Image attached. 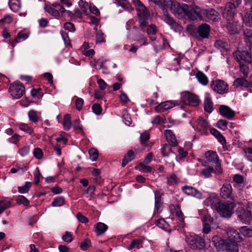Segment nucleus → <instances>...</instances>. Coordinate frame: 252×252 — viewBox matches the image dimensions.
Here are the masks:
<instances>
[{
    "label": "nucleus",
    "mask_w": 252,
    "mask_h": 252,
    "mask_svg": "<svg viewBox=\"0 0 252 252\" xmlns=\"http://www.w3.org/2000/svg\"><path fill=\"white\" fill-rule=\"evenodd\" d=\"M228 239H223L217 236L213 237V243L217 249L226 251V252H238L237 242H241L243 238L240 233L232 228H228L226 230Z\"/></svg>",
    "instance_id": "f257e3e1"
},
{
    "label": "nucleus",
    "mask_w": 252,
    "mask_h": 252,
    "mask_svg": "<svg viewBox=\"0 0 252 252\" xmlns=\"http://www.w3.org/2000/svg\"><path fill=\"white\" fill-rule=\"evenodd\" d=\"M213 104L211 99L209 97L206 98L204 103L205 111L209 113H211L213 110Z\"/></svg>",
    "instance_id": "cd10ccee"
},
{
    "label": "nucleus",
    "mask_w": 252,
    "mask_h": 252,
    "mask_svg": "<svg viewBox=\"0 0 252 252\" xmlns=\"http://www.w3.org/2000/svg\"><path fill=\"white\" fill-rule=\"evenodd\" d=\"M197 125L198 126L207 129L208 127L207 122L202 117H199L197 120Z\"/></svg>",
    "instance_id": "09e8293b"
},
{
    "label": "nucleus",
    "mask_w": 252,
    "mask_h": 252,
    "mask_svg": "<svg viewBox=\"0 0 252 252\" xmlns=\"http://www.w3.org/2000/svg\"><path fill=\"white\" fill-rule=\"evenodd\" d=\"M227 28L230 34H235L237 32V28L230 23L227 24Z\"/></svg>",
    "instance_id": "0e129e2a"
},
{
    "label": "nucleus",
    "mask_w": 252,
    "mask_h": 252,
    "mask_svg": "<svg viewBox=\"0 0 252 252\" xmlns=\"http://www.w3.org/2000/svg\"><path fill=\"white\" fill-rule=\"evenodd\" d=\"M9 6L12 11L16 12L20 8V2L19 0H10Z\"/></svg>",
    "instance_id": "c756f323"
},
{
    "label": "nucleus",
    "mask_w": 252,
    "mask_h": 252,
    "mask_svg": "<svg viewBox=\"0 0 252 252\" xmlns=\"http://www.w3.org/2000/svg\"><path fill=\"white\" fill-rule=\"evenodd\" d=\"M45 9L49 13L54 16L57 17L59 16V10L53 7L46 6L45 7Z\"/></svg>",
    "instance_id": "de8ad7c7"
},
{
    "label": "nucleus",
    "mask_w": 252,
    "mask_h": 252,
    "mask_svg": "<svg viewBox=\"0 0 252 252\" xmlns=\"http://www.w3.org/2000/svg\"><path fill=\"white\" fill-rule=\"evenodd\" d=\"M71 117L68 114H65L63 118V126L64 129L65 130H69L71 126Z\"/></svg>",
    "instance_id": "7c9ffc66"
},
{
    "label": "nucleus",
    "mask_w": 252,
    "mask_h": 252,
    "mask_svg": "<svg viewBox=\"0 0 252 252\" xmlns=\"http://www.w3.org/2000/svg\"><path fill=\"white\" fill-rule=\"evenodd\" d=\"M181 99L184 103L190 106H196L200 103L197 95L188 92H185L182 94Z\"/></svg>",
    "instance_id": "9d476101"
},
{
    "label": "nucleus",
    "mask_w": 252,
    "mask_h": 252,
    "mask_svg": "<svg viewBox=\"0 0 252 252\" xmlns=\"http://www.w3.org/2000/svg\"><path fill=\"white\" fill-rule=\"evenodd\" d=\"M239 231L245 237H252V227L242 226L240 228Z\"/></svg>",
    "instance_id": "2f4dec72"
},
{
    "label": "nucleus",
    "mask_w": 252,
    "mask_h": 252,
    "mask_svg": "<svg viewBox=\"0 0 252 252\" xmlns=\"http://www.w3.org/2000/svg\"><path fill=\"white\" fill-rule=\"evenodd\" d=\"M244 22L248 26H252V8L245 14Z\"/></svg>",
    "instance_id": "c85d7f7f"
},
{
    "label": "nucleus",
    "mask_w": 252,
    "mask_h": 252,
    "mask_svg": "<svg viewBox=\"0 0 252 252\" xmlns=\"http://www.w3.org/2000/svg\"><path fill=\"white\" fill-rule=\"evenodd\" d=\"M147 27L146 30V28L145 29V32L146 31L148 35H153L156 33L157 32V29L156 26L154 25H151L150 26H147ZM144 32V31H143Z\"/></svg>",
    "instance_id": "49530a36"
},
{
    "label": "nucleus",
    "mask_w": 252,
    "mask_h": 252,
    "mask_svg": "<svg viewBox=\"0 0 252 252\" xmlns=\"http://www.w3.org/2000/svg\"><path fill=\"white\" fill-rule=\"evenodd\" d=\"M198 81L202 85H206L208 83L207 77L201 71H198L196 74Z\"/></svg>",
    "instance_id": "a878e982"
},
{
    "label": "nucleus",
    "mask_w": 252,
    "mask_h": 252,
    "mask_svg": "<svg viewBox=\"0 0 252 252\" xmlns=\"http://www.w3.org/2000/svg\"><path fill=\"white\" fill-rule=\"evenodd\" d=\"M64 204V198L62 196L57 197L54 198V201L52 203L53 207H60Z\"/></svg>",
    "instance_id": "f704fd0d"
},
{
    "label": "nucleus",
    "mask_w": 252,
    "mask_h": 252,
    "mask_svg": "<svg viewBox=\"0 0 252 252\" xmlns=\"http://www.w3.org/2000/svg\"><path fill=\"white\" fill-rule=\"evenodd\" d=\"M63 27L65 30L69 32H73L75 31V28L74 25L70 22H66L64 24Z\"/></svg>",
    "instance_id": "13d9d810"
},
{
    "label": "nucleus",
    "mask_w": 252,
    "mask_h": 252,
    "mask_svg": "<svg viewBox=\"0 0 252 252\" xmlns=\"http://www.w3.org/2000/svg\"><path fill=\"white\" fill-rule=\"evenodd\" d=\"M164 134L166 136L167 140L170 143L172 146H176L178 145L175 136L171 130H165Z\"/></svg>",
    "instance_id": "412c9836"
},
{
    "label": "nucleus",
    "mask_w": 252,
    "mask_h": 252,
    "mask_svg": "<svg viewBox=\"0 0 252 252\" xmlns=\"http://www.w3.org/2000/svg\"><path fill=\"white\" fill-rule=\"evenodd\" d=\"M233 57L239 63H251L252 61V54L248 51H237L233 53Z\"/></svg>",
    "instance_id": "f8f14e48"
},
{
    "label": "nucleus",
    "mask_w": 252,
    "mask_h": 252,
    "mask_svg": "<svg viewBox=\"0 0 252 252\" xmlns=\"http://www.w3.org/2000/svg\"><path fill=\"white\" fill-rule=\"evenodd\" d=\"M20 129L23 131H26L30 134H32L33 132V129L29 126L27 124H21L19 126Z\"/></svg>",
    "instance_id": "603ef678"
},
{
    "label": "nucleus",
    "mask_w": 252,
    "mask_h": 252,
    "mask_svg": "<svg viewBox=\"0 0 252 252\" xmlns=\"http://www.w3.org/2000/svg\"><path fill=\"white\" fill-rule=\"evenodd\" d=\"M219 13L214 9L208 8L203 9V20L205 18L212 21H217L219 20Z\"/></svg>",
    "instance_id": "4468645a"
},
{
    "label": "nucleus",
    "mask_w": 252,
    "mask_h": 252,
    "mask_svg": "<svg viewBox=\"0 0 252 252\" xmlns=\"http://www.w3.org/2000/svg\"><path fill=\"white\" fill-rule=\"evenodd\" d=\"M108 229L106 224L102 222H98L96 224L95 231L97 235L103 234Z\"/></svg>",
    "instance_id": "393cba45"
},
{
    "label": "nucleus",
    "mask_w": 252,
    "mask_h": 252,
    "mask_svg": "<svg viewBox=\"0 0 252 252\" xmlns=\"http://www.w3.org/2000/svg\"><path fill=\"white\" fill-rule=\"evenodd\" d=\"M215 169H214L213 167H210L202 170L201 172V174L204 176L206 178H208L211 177L212 173L213 172H215Z\"/></svg>",
    "instance_id": "c03bdc74"
},
{
    "label": "nucleus",
    "mask_w": 252,
    "mask_h": 252,
    "mask_svg": "<svg viewBox=\"0 0 252 252\" xmlns=\"http://www.w3.org/2000/svg\"><path fill=\"white\" fill-rule=\"evenodd\" d=\"M125 10L131 11L133 10V8L131 4L127 0H115Z\"/></svg>",
    "instance_id": "bb28decb"
},
{
    "label": "nucleus",
    "mask_w": 252,
    "mask_h": 252,
    "mask_svg": "<svg viewBox=\"0 0 252 252\" xmlns=\"http://www.w3.org/2000/svg\"><path fill=\"white\" fill-rule=\"evenodd\" d=\"M174 106H175V104H173L172 101H166L162 102L157 106L155 107V110L158 112L161 113L172 108Z\"/></svg>",
    "instance_id": "aec40b11"
},
{
    "label": "nucleus",
    "mask_w": 252,
    "mask_h": 252,
    "mask_svg": "<svg viewBox=\"0 0 252 252\" xmlns=\"http://www.w3.org/2000/svg\"><path fill=\"white\" fill-rule=\"evenodd\" d=\"M171 144H165L163 145V147L161 148V153L163 156H169L170 153H172L173 155V158H177V156L176 154L172 152Z\"/></svg>",
    "instance_id": "b1692460"
},
{
    "label": "nucleus",
    "mask_w": 252,
    "mask_h": 252,
    "mask_svg": "<svg viewBox=\"0 0 252 252\" xmlns=\"http://www.w3.org/2000/svg\"><path fill=\"white\" fill-rule=\"evenodd\" d=\"M205 156L209 163L215 164V173L217 174L221 173L222 169L220 166L219 157L216 152L213 151H208L205 153Z\"/></svg>",
    "instance_id": "39448f33"
},
{
    "label": "nucleus",
    "mask_w": 252,
    "mask_h": 252,
    "mask_svg": "<svg viewBox=\"0 0 252 252\" xmlns=\"http://www.w3.org/2000/svg\"><path fill=\"white\" fill-rule=\"evenodd\" d=\"M95 39L96 43H101L105 41L104 33L101 31L95 32Z\"/></svg>",
    "instance_id": "58836bf2"
},
{
    "label": "nucleus",
    "mask_w": 252,
    "mask_h": 252,
    "mask_svg": "<svg viewBox=\"0 0 252 252\" xmlns=\"http://www.w3.org/2000/svg\"><path fill=\"white\" fill-rule=\"evenodd\" d=\"M236 213L241 221L249 223L252 219V204H248L246 210L242 207H238Z\"/></svg>",
    "instance_id": "20e7f679"
},
{
    "label": "nucleus",
    "mask_w": 252,
    "mask_h": 252,
    "mask_svg": "<svg viewBox=\"0 0 252 252\" xmlns=\"http://www.w3.org/2000/svg\"><path fill=\"white\" fill-rule=\"evenodd\" d=\"M239 64L241 71L244 74L245 76H247L249 70L248 66L244 64L242 62L239 63Z\"/></svg>",
    "instance_id": "5fc2aeb1"
},
{
    "label": "nucleus",
    "mask_w": 252,
    "mask_h": 252,
    "mask_svg": "<svg viewBox=\"0 0 252 252\" xmlns=\"http://www.w3.org/2000/svg\"><path fill=\"white\" fill-rule=\"evenodd\" d=\"M29 35L27 33H22L20 32L18 33L17 37L14 39L13 42H12V44L14 47V44L19 42L21 39H26L28 38Z\"/></svg>",
    "instance_id": "ea45409f"
},
{
    "label": "nucleus",
    "mask_w": 252,
    "mask_h": 252,
    "mask_svg": "<svg viewBox=\"0 0 252 252\" xmlns=\"http://www.w3.org/2000/svg\"><path fill=\"white\" fill-rule=\"evenodd\" d=\"M91 245L90 240L86 239L80 244V248L83 250H86Z\"/></svg>",
    "instance_id": "052dcab7"
},
{
    "label": "nucleus",
    "mask_w": 252,
    "mask_h": 252,
    "mask_svg": "<svg viewBox=\"0 0 252 252\" xmlns=\"http://www.w3.org/2000/svg\"><path fill=\"white\" fill-rule=\"evenodd\" d=\"M161 196L162 194L160 193L159 190H156L155 194V209L157 210V212H158L161 206L162 202H161Z\"/></svg>",
    "instance_id": "5701e85b"
},
{
    "label": "nucleus",
    "mask_w": 252,
    "mask_h": 252,
    "mask_svg": "<svg viewBox=\"0 0 252 252\" xmlns=\"http://www.w3.org/2000/svg\"><path fill=\"white\" fill-rule=\"evenodd\" d=\"M76 217L78 220L82 223H87L89 221L88 219L83 215L81 213H78Z\"/></svg>",
    "instance_id": "e2e57ef3"
},
{
    "label": "nucleus",
    "mask_w": 252,
    "mask_h": 252,
    "mask_svg": "<svg viewBox=\"0 0 252 252\" xmlns=\"http://www.w3.org/2000/svg\"><path fill=\"white\" fill-rule=\"evenodd\" d=\"M33 155L37 158L40 159L43 156L42 151L40 148H35L33 152Z\"/></svg>",
    "instance_id": "338daca9"
},
{
    "label": "nucleus",
    "mask_w": 252,
    "mask_h": 252,
    "mask_svg": "<svg viewBox=\"0 0 252 252\" xmlns=\"http://www.w3.org/2000/svg\"><path fill=\"white\" fill-rule=\"evenodd\" d=\"M175 0H163L162 5L164 9L171 11Z\"/></svg>",
    "instance_id": "79ce46f5"
},
{
    "label": "nucleus",
    "mask_w": 252,
    "mask_h": 252,
    "mask_svg": "<svg viewBox=\"0 0 252 252\" xmlns=\"http://www.w3.org/2000/svg\"><path fill=\"white\" fill-rule=\"evenodd\" d=\"M25 87L19 81L11 84L9 88L10 94L15 98H19L22 96L25 93Z\"/></svg>",
    "instance_id": "6e6552de"
},
{
    "label": "nucleus",
    "mask_w": 252,
    "mask_h": 252,
    "mask_svg": "<svg viewBox=\"0 0 252 252\" xmlns=\"http://www.w3.org/2000/svg\"><path fill=\"white\" fill-rule=\"evenodd\" d=\"M210 132L212 134L215 135L219 141L222 144L225 142L224 137L220 132V131L215 128H212L210 129Z\"/></svg>",
    "instance_id": "473e14b6"
},
{
    "label": "nucleus",
    "mask_w": 252,
    "mask_h": 252,
    "mask_svg": "<svg viewBox=\"0 0 252 252\" xmlns=\"http://www.w3.org/2000/svg\"><path fill=\"white\" fill-rule=\"evenodd\" d=\"M238 6L231 2H227L222 12L223 18L227 21L232 20L236 14V7Z\"/></svg>",
    "instance_id": "1a4fd4ad"
},
{
    "label": "nucleus",
    "mask_w": 252,
    "mask_h": 252,
    "mask_svg": "<svg viewBox=\"0 0 252 252\" xmlns=\"http://www.w3.org/2000/svg\"><path fill=\"white\" fill-rule=\"evenodd\" d=\"M89 153L90 158L93 161H95L97 159L98 156V153L96 149L94 148H91L89 150Z\"/></svg>",
    "instance_id": "a18cd8bd"
},
{
    "label": "nucleus",
    "mask_w": 252,
    "mask_h": 252,
    "mask_svg": "<svg viewBox=\"0 0 252 252\" xmlns=\"http://www.w3.org/2000/svg\"><path fill=\"white\" fill-rule=\"evenodd\" d=\"M203 9L196 5L189 6L186 8L184 15H186L189 19L194 21L198 19L203 20Z\"/></svg>",
    "instance_id": "423d86ee"
},
{
    "label": "nucleus",
    "mask_w": 252,
    "mask_h": 252,
    "mask_svg": "<svg viewBox=\"0 0 252 252\" xmlns=\"http://www.w3.org/2000/svg\"><path fill=\"white\" fill-rule=\"evenodd\" d=\"M93 112L97 115H99L101 113L102 108L99 104H94L92 106Z\"/></svg>",
    "instance_id": "864d4df0"
},
{
    "label": "nucleus",
    "mask_w": 252,
    "mask_h": 252,
    "mask_svg": "<svg viewBox=\"0 0 252 252\" xmlns=\"http://www.w3.org/2000/svg\"><path fill=\"white\" fill-rule=\"evenodd\" d=\"M183 191L188 195L194 196L198 199L202 198V194L201 192L197 189L190 186H184L182 188Z\"/></svg>",
    "instance_id": "dca6fc26"
},
{
    "label": "nucleus",
    "mask_w": 252,
    "mask_h": 252,
    "mask_svg": "<svg viewBox=\"0 0 252 252\" xmlns=\"http://www.w3.org/2000/svg\"><path fill=\"white\" fill-rule=\"evenodd\" d=\"M150 139V134L149 133L145 131L142 133L140 136V142L142 145H145L146 143L149 141Z\"/></svg>",
    "instance_id": "37998d69"
},
{
    "label": "nucleus",
    "mask_w": 252,
    "mask_h": 252,
    "mask_svg": "<svg viewBox=\"0 0 252 252\" xmlns=\"http://www.w3.org/2000/svg\"><path fill=\"white\" fill-rule=\"evenodd\" d=\"M244 38L246 42L252 43V30L246 29L244 31Z\"/></svg>",
    "instance_id": "c9c22d12"
},
{
    "label": "nucleus",
    "mask_w": 252,
    "mask_h": 252,
    "mask_svg": "<svg viewBox=\"0 0 252 252\" xmlns=\"http://www.w3.org/2000/svg\"><path fill=\"white\" fill-rule=\"evenodd\" d=\"M141 242V241L138 239L133 240L131 242L128 249L129 250H132V249H133L134 248H135V247L137 248H139V245Z\"/></svg>",
    "instance_id": "680f3d73"
},
{
    "label": "nucleus",
    "mask_w": 252,
    "mask_h": 252,
    "mask_svg": "<svg viewBox=\"0 0 252 252\" xmlns=\"http://www.w3.org/2000/svg\"><path fill=\"white\" fill-rule=\"evenodd\" d=\"M28 116L30 120L33 123H36L38 121V117L36 111L32 110L29 113Z\"/></svg>",
    "instance_id": "a19ab883"
},
{
    "label": "nucleus",
    "mask_w": 252,
    "mask_h": 252,
    "mask_svg": "<svg viewBox=\"0 0 252 252\" xmlns=\"http://www.w3.org/2000/svg\"><path fill=\"white\" fill-rule=\"evenodd\" d=\"M64 241L71 242L72 241V235L70 232L66 231L62 237Z\"/></svg>",
    "instance_id": "69168bd1"
},
{
    "label": "nucleus",
    "mask_w": 252,
    "mask_h": 252,
    "mask_svg": "<svg viewBox=\"0 0 252 252\" xmlns=\"http://www.w3.org/2000/svg\"><path fill=\"white\" fill-rule=\"evenodd\" d=\"M234 85L238 86H245L247 84V82L244 78H238L234 83Z\"/></svg>",
    "instance_id": "3c124183"
},
{
    "label": "nucleus",
    "mask_w": 252,
    "mask_h": 252,
    "mask_svg": "<svg viewBox=\"0 0 252 252\" xmlns=\"http://www.w3.org/2000/svg\"><path fill=\"white\" fill-rule=\"evenodd\" d=\"M16 202L19 204H23L27 206L29 205V201L24 196L19 195L16 199Z\"/></svg>",
    "instance_id": "4c0bfd02"
},
{
    "label": "nucleus",
    "mask_w": 252,
    "mask_h": 252,
    "mask_svg": "<svg viewBox=\"0 0 252 252\" xmlns=\"http://www.w3.org/2000/svg\"><path fill=\"white\" fill-rule=\"evenodd\" d=\"M232 194V187L230 184H224L220 189V195L223 198H231Z\"/></svg>",
    "instance_id": "6ab92c4d"
},
{
    "label": "nucleus",
    "mask_w": 252,
    "mask_h": 252,
    "mask_svg": "<svg viewBox=\"0 0 252 252\" xmlns=\"http://www.w3.org/2000/svg\"><path fill=\"white\" fill-rule=\"evenodd\" d=\"M10 203L4 201H0V215L9 207Z\"/></svg>",
    "instance_id": "4d7b16f0"
},
{
    "label": "nucleus",
    "mask_w": 252,
    "mask_h": 252,
    "mask_svg": "<svg viewBox=\"0 0 252 252\" xmlns=\"http://www.w3.org/2000/svg\"><path fill=\"white\" fill-rule=\"evenodd\" d=\"M197 31L200 37L208 38L210 32V26L207 24H202L198 27Z\"/></svg>",
    "instance_id": "a211bd4d"
},
{
    "label": "nucleus",
    "mask_w": 252,
    "mask_h": 252,
    "mask_svg": "<svg viewBox=\"0 0 252 252\" xmlns=\"http://www.w3.org/2000/svg\"><path fill=\"white\" fill-rule=\"evenodd\" d=\"M236 205L232 202H218L215 204L217 211L221 217L229 218L234 213Z\"/></svg>",
    "instance_id": "7ed1b4c3"
},
{
    "label": "nucleus",
    "mask_w": 252,
    "mask_h": 252,
    "mask_svg": "<svg viewBox=\"0 0 252 252\" xmlns=\"http://www.w3.org/2000/svg\"><path fill=\"white\" fill-rule=\"evenodd\" d=\"M41 89H33L32 91H31V94L32 95V96H37V97L39 98V99H40L42 98V97L43 96V94L42 93H40L39 92V91Z\"/></svg>",
    "instance_id": "bf43d9fd"
},
{
    "label": "nucleus",
    "mask_w": 252,
    "mask_h": 252,
    "mask_svg": "<svg viewBox=\"0 0 252 252\" xmlns=\"http://www.w3.org/2000/svg\"><path fill=\"white\" fill-rule=\"evenodd\" d=\"M219 111L220 114L224 117L228 119L233 118L235 115V112L232 110L230 108L226 105H221L220 107Z\"/></svg>",
    "instance_id": "f3484780"
},
{
    "label": "nucleus",
    "mask_w": 252,
    "mask_h": 252,
    "mask_svg": "<svg viewBox=\"0 0 252 252\" xmlns=\"http://www.w3.org/2000/svg\"><path fill=\"white\" fill-rule=\"evenodd\" d=\"M134 152L132 150H129L127 154L125 156L122 163V167H125L129 162L131 161L134 158Z\"/></svg>",
    "instance_id": "4be33fe9"
},
{
    "label": "nucleus",
    "mask_w": 252,
    "mask_h": 252,
    "mask_svg": "<svg viewBox=\"0 0 252 252\" xmlns=\"http://www.w3.org/2000/svg\"><path fill=\"white\" fill-rule=\"evenodd\" d=\"M163 20L168 25H169L171 29L176 32H180L182 31L183 28L179 24H178L172 17L169 15L165 14L164 15Z\"/></svg>",
    "instance_id": "2eb2a0df"
},
{
    "label": "nucleus",
    "mask_w": 252,
    "mask_h": 252,
    "mask_svg": "<svg viewBox=\"0 0 252 252\" xmlns=\"http://www.w3.org/2000/svg\"><path fill=\"white\" fill-rule=\"evenodd\" d=\"M132 2L137 11L140 29L142 31H145L144 29L148 25L147 21L150 18V13L140 0H132Z\"/></svg>",
    "instance_id": "f03ea898"
},
{
    "label": "nucleus",
    "mask_w": 252,
    "mask_h": 252,
    "mask_svg": "<svg viewBox=\"0 0 252 252\" xmlns=\"http://www.w3.org/2000/svg\"><path fill=\"white\" fill-rule=\"evenodd\" d=\"M215 46L220 50H227L228 45L226 42L219 40L216 41Z\"/></svg>",
    "instance_id": "e433bc0d"
},
{
    "label": "nucleus",
    "mask_w": 252,
    "mask_h": 252,
    "mask_svg": "<svg viewBox=\"0 0 252 252\" xmlns=\"http://www.w3.org/2000/svg\"><path fill=\"white\" fill-rule=\"evenodd\" d=\"M84 104V100L81 98H78L76 100V107L77 109H78L79 111H80L82 109V106Z\"/></svg>",
    "instance_id": "774afa93"
},
{
    "label": "nucleus",
    "mask_w": 252,
    "mask_h": 252,
    "mask_svg": "<svg viewBox=\"0 0 252 252\" xmlns=\"http://www.w3.org/2000/svg\"><path fill=\"white\" fill-rule=\"evenodd\" d=\"M212 89L220 94H224L227 92L228 87L227 84L224 81L217 80L213 81L211 85Z\"/></svg>",
    "instance_id": "9b49d317"
},
{
    "label": "nucleus",
    "mask_w": 252,
    "mask_h": 252,
    "mask_svg": "<svg viewBox=\"0 0 252 252\" xmlns=\"http://www.w3.org/2000/svg\"><path fill=\"white\" fill-rule=\"evenodd\" d=\"M187 242L192 249L201 250L205 247V242L202 238L198 236H190L187 238Z\"/></svg>",
    "instance_id": "0eeeda50"
},
{
    "label": "nucleus",
    "mask_w": 252,
    "mask_h": 252,
    "mask_svg": "<svg viewBox=\"0 0 252 252\" xmlns=\"http://www.w3.org/2000/svg\"><path fill=\"white\" fill-rule=\"evenodd\" d=\"M174 209L173 210V213L175 214L179 218H182L183 213L180 209V207L179 205L174 206L173 205Z\"/></svg>",
    "instance_id": "6e6d98bb"
},
{
    "label": "nucleus",
    "mask_w": 252,
    "mask_h": 252,
    "mask_svg": "<svg viewBox=\"0 0 252 252\" xmlns=\"http://www.w3.org/2000/svg\"><path fill=\"white\" fill-rule=\"evenodd\" d=\"M32 183L29 182H26L24 186L22 187H19L18 188V191L20 193H25L28 192L32 186Z\"/></svg>",
    "instance_id": "72a5a7b5"
},
{
    "label": "nucleus",
    "mask_w": 252,
    "mask_h": 252,
    "mask_svg": "<svg viewBox=\"0 0 252 252\" xmlns=\"http://www.w3.org/2000/svg\"><path fill=\"white\" fill-rule=\"evenodd\" d=\"M173 3L170 11L178 17H182L183 16L186 11V8H188V5L186 4L181 5L176 0Z\"/></svg>",
    "instance_id": "ddd939ff"
},
{
    "label": "nucleus",
    "mask_w": 252,
    "mask_h": 252,
    "mask_svg": "<svg viewBox=\"0 0 252 252\" xmlns=\"http://www.w3.org/2000/svg\"><path fill=\"white\" fill-rule=\"evenodd\" d=\"M79 5L82 11L85 13L88 14V8L89 9L90 6L89 5V4L86 2L83 1L82 0H80L79 2Z\"/></svg>",
    "instance_id": "8fccbe9b"
}]
</instances>
